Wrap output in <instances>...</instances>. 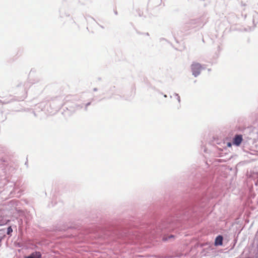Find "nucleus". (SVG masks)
I'll use <instances>...</instances> for the list:
<instances>
[{
  "label": "nucleus",
  "instance_id": "1",
  "mask_svg": "<svg viewBox=\"0 0 258 258\" xmlns=\"http://www.w3.org/2000/svg\"><path fill=\"white\" fill-rule=\"evenodd\" d=\"M191 69L192 73V75L195 77H197L199 76L200 73L202 69V67L201 64L197 62H194L191 65Z\"/></svg>",
  "mask_w": 258,
  "mask_h": 258
},
{
  "label": "nucleus",
  "instance_id": "2",
  "mask_svg": "<svg viewBox=\"0 0 258 258\" xmlns=\"http://www.w3.org/2000/svg\"><path fill=\"white\" fill-rule=\"evenodd\" d=\"M242 141V135H236L233 139V143L236 146H239Z\"/></svg>",
  "mask_w": 258,
  "mask_h": 258
},
{
  "label": "nucleus",
  "instance_id": "3",
  "mask_svg": "<svg viewBox=\"0 0 258 258\" xmlns=\"http://www.w3.org/2000/svg\"><path fill=\"white\" fill-rule=\"evenodd\" d=\"M25 258H41V254L39 251H35L30 255L26 256Z\"/></svg>",
  "mask_w": 258,
  "mask_h": 258
},
{
  "label": "nucleus",
  "instance_id": "4",
  "mask_svg": "<svg viewBox=\"0 0 258 258\" xmlns=\"http://www.w3.org/2000/svg\"><path fill=\"white\" fill-rule=\"evenodd\" d=\"M223 243V237L221 235L218 236L215 241V245H221Z\"/></svg>",
  "mask_w": 258,
  "mask_h": 258
},
{
  "label": "nucleus",
  "instance_id": "5",
  "mask_svg": "<svg viewBox=\"0 0 258 258\" xmlns=\"http://www.w3.org/2000/svg\"><path fill=\"white\" fill-rule=\"evenodd\" d=\"M231 146H232V145H231V143L229 142V143H227V146H228V147H231Z\"/></svg>",
  "mask_w": 258,
  "mask_h": 258
},
{
  "label": "nucleus",
  "instance_id": "6",
  "mask_svg": "<svg viewBox=\"0 0 258 258\" xmlns=\"http://www.w3.org/2000/svg\"><path fill=\"white\" fill-rule=\"evenodd\" d=\"M11 230L12 231V229L11 228H9L8 229L9 232L11 231Z\"/></svg>",
  "mask_w": 258,
  "mask_h": 258
}]
</instances>
